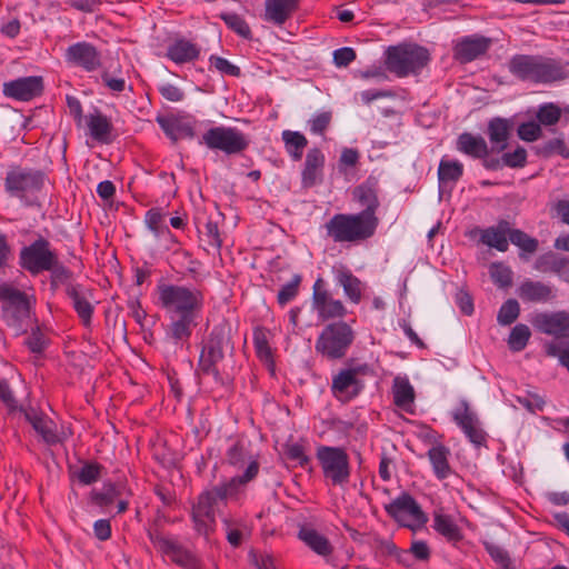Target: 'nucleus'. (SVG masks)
<instances>
[{"instance_id": "f257e3e1", "label": "nucleus", "mask_w": 569, "mask_h": 569, "mask_svg": "<svg viewBox=\"0 0 569 569\" xmlns=\"http://www.w3.org/2000/svg\"><path fill=\"white\" fill-rule=\"evenodd\" d=\"M157 295L158 306L170 319V337L174 342L189 340L204 307L203 291L196 286L159 283Z\"/></svg>"}, {"instance_id": "f03ea898", "label": "nucleus", "mask_w": 569, "mask_h": 569, "mask_svg": "<svg viewBox=\"0 0 569 569\" xmlns=\"http://www.w3.org/2000/svg\"><path fill=\"white\" fill-rule=\"evenodd\" d=\"M259 472V465L251 461L244 472L232 477L228 481L213 486L209 490L202 491L191 507V521L193 530L206 539L216 529V508L219 502L226 503L229 497L238 495L240 487L253 480Z\"/></svg>"}, {"instance_id": "7ed1b4c3", "label": "nucleus", "mask_w": 569, "mask_h": 569, "mask_svg": "<svg viewBox=\"0 0 569 569\" xmlns=\"http://www.w3.org/2000/svg\"><path fill=\"white\" fill-rule=\"evenodd\" d=\"M560 59L542 54H513L508 62L509 72L519 81L530 84H551L569 77Z\"/></svg>"}, {"instance_id": "20e7f679", "label": "nucleus", "mask_w": 569, "mask_h": 569, "mask_svg": "<svg viewBox=\"0 0 569 569\" xmlns=\"http://www.w3.org/2000/svg\"><path fill=\"white\" fill-rule=\"evenodd\" d=\"M233 349L230 325L221 322L213 326L202 341L196 376L199 379L211 377L216 386H228L229 381L220 372L218 365L224 359L226 352L232 353Z\"/></svg>"}, {"instance_id": "39448f33", "label": "nucleus", "mask_w": 569, "mask_h": 569, "mask_svg": "<svg viewBox=\"0 0 569 569\" xmlns=\"http://www.w3.org/2000/svg\"><path fill=\"white\" fill-rule=\"evenodd\" d=\"M431 60L429 50L415 42H401L389 46L383 52V64L387 71L398 78L420 74Z\"/></svg>"}, {"instance_id": "423d86ee", "label": "nucleus", "mask_w": 569, "mask_h": 569, "mask_svg": "<svg viewBox=\"0 0 569 569\" xmlns=\"http://www.w3.org/2000/svg\"><path fill=\"white\" fill-rule=\"evenodd\" d=\"M47 179L46 172L40 169L12 166L6 174L3 187L6 193L19 199L22 206L40 207L38 194Z\"/></svg>"}, {"instance_id": "0eeeda50", "label": "nucleus", "mask_w": 569, "mask_h": 569, "mask_svg": "<svg viewBox=\"0 0 569 569\" xmlns=\"http://www.w3.org/2000/svg\"><path fill=\"white\" fill-rule=\"evenodd\" d=\"M327 237L336 243H358L372 238L377 229L358 213H336L325 224Z\"/></svg>"}, {"instance_id": "6e6552de", "label": "nucleus", "mask_w": 569, "mask_h": 569, "mask_svg": "<svg viewBox=\"0 0 569 569\" xmlns=\"http://www.w3.org/2000/svg\"><path fill=\"white\" fill-rule=\"evenodd\" d=\"M355 339L351 326L339 320L323 327L315 342V350L329 361L340 360L347 356Z\"/></svg>"}, {"instance_id": "1a4fd4ad", "label": "nucleus", "mask_w": 569, "mask_h": 569, "mask_svg": "<svg viewBox=\"0 0 569 569\" xmlns=\"http://www.w3.org/2000/svg\"><path fill=\"white\" fill-rule=\"evenodd\" d=\"M375 373L371 365L355 363L353 359H349L346 367L332 377L331 393L337 400L348 402L365 390V381L361 377H372Z\"/></svg>"}, {"instance_id": "9d476101", "label": "nucleus", "mask_w": 569, "mask_h": 569, "mask_svg": "<svg viewBox=\"0 0 569 569\" xmlns=\"http://www.w3.org/2000/svg\"><path fill=\"white\" fill-rule=\"evenodd\" d=\"M2 319L17 335L27 332L26 322L31 315L30 297L10 283L0 284Z\"/></svg>"}, {"instance_id": "9b49d317", "label": "nucleus", "mask_w": 569, "mask_h": 569, "mask_svg": "<svg viewBox=\"0 0 569 569\" xmlns=\"http://www.w3.org/2000/svg\"><path fill=\"white\" fill-rule=\"evenodd\" d=\"M250 138L237 127H210L199 138L198 143L224 156L243 153L250 146Z\"/></svg>"}, {"instance_id": "f8f14e48", "label": "nucleus", "mask_w": 569, "mask_h": 569, "mask_svg": "<svg viewBox=\"0 0 569 569\" xmlns=\"http://www.w3.org/2000/svg\"><path fill=\"white\" fill-rule=\"evenodd\" d=\"M316 457L325 479L332 486L345 487L349 483L351 465L345 448L321 445L317 448Z\"/></svg>"}, {"instance_id": "ddd939ff", "label": "nucleus", "mask_w": 569, "mask_h": 569, "mask_svg": "<svg viewBox=\"0 0 569 569\" xmlns=\"http://www.w3.org/2000/svg\"><path fill=\"white\" fill-rule=\"evenodd\" d=\"M148 538L153 547L176 566L182 569H202L201 559L178 540L163 536L158 529H150Z\"/></svg>"}, {"instance_id": "4468645a", "label": "nucleus", "mask_w": 569, "mask_h": 569, "mask_svg": "<svg viewBox=\"0 0 569 569\" xmlns=\"http://www.w3.org/2000/svg\"><path fill=\"white\" fill-rule=\"evenodd\" d=\"M58 254L51 248L50 241L39 236L29 246H24L19 252V266L32 276H38L53 267Z\"/></svg>"}, {"instance_id": "2eb2a0df", "label": "nucleus", "mask_w": 569, "mask_h": 569, "mask_svg": "<svg viewBox=\"0 0 569 569\" xmlns=\"http://www.w3.org/2000/svg\"><path fill=\"white\" fill-rule=\"evenodd\" d=\"M351 194L352 200L361 208L357 213L378 229L380 223L377 214L380 208L378 180L373 177L367 178L353 188Z\"/></svg>"}, {"instance_id": "dca6fc26", "label": "nucleus", "mask_w": 569, "mask_h": 569, "mask_svg": "<svg viewBox=\"0 0 569 569\" xmlns=\"http://www.w3.org/2000/svg\"><path fill=\"white\" fill-rule=\"evenodd\" d=\"M451 416L455 423L475 448L488 447V433L481 428L477 413L470 409L469 402L466 399L459 401Z\"/></svg>"}, {"instance_id": "f3484780", "label": "nucleus", "mask_w": 569, "mask_h": 569, "mask_svg": "<svg viewBox=\"0 0 569 569\" xmlns=\"http://www.w3.org/2000/svg\"><path fill=\"white\" fill-rule=\"evenodd\" d=\"M385 510L389 517L395 519L401 526L408 528H412V525L407 522V518L412 520L418 526L425 525L428 520L420 505L407 491H402L400 496L393 499L390 503L386 505Z\"/></svg>"}, {"instance_id": "a211bd4d", "label": "nucleus", "mask_w": 569, "mask_h": 569, "mask_svg": "<svg viewBox=\"0 0 569 569\" xmlns=\"http://www.w3.org/2000/svg\"><path fill=\"white\" fill-rule=\"evenodd\" d=\"M66 62L88 73L98 71L102 67L101 51L91 42L79 41L70 44L64 52Z\"/></svg>"}, {"instance_id": "6ab92c4d", "label": "nucleus", "mask_w": 569, "mask_h": 569, "mask_svg": "<svg viewBox=\"0 0 569 569\" xmlns=\"http://www.w3.org/2000/svg\"><path fill=\"white\" fill-rule=\"evenodd\" d=\"M312 307L321 320L342 319L347 315V308L341 300L333 299L325 288L322 278H318L312 287Z\"/></svg>"}, {"instance_id": "aec40b11", "label": "nucleus", "mask_w": 569, "mask_h": 569, "mask_svg": "<svg viewBox=\"0 0 569 569\" xmlns=\"http://www.w3.org/2000/svg\"><path fill=\"white\" fill-rule=\"evenodd\" d=\"M44 91V81L41 76H27L6 81L3 83V94L12 100L28 102L40 96Z\"/></svg>"}, {"instance_id": "412c9836", "label": "nucleus", "mask_w": 569, "mask_h": 569, "mask_svg": "<svg viewBox=\"0 0 569 569\" xmlns=\"http://www.w3.org/2000/svg\"><path fill=\"white\" fill-rule=\"evenodd\" d=\"M531 325L540 333L569 339V312L566 310L538 312L532 317Z\"/></svg>"}, {"instance_id": "4be33fe9", "label": "nucleus", "mask_w": 569, "mask_h": 569, "mask_svg": "<svg viewBox=\"0 0 569 569\" xmlns=\"http://www.w3.org/2000/svg\"><path fill=\"white\" fill-rule=\"evenodd\" d=\"M492 40L481 34L465 36L453 47V59L467 64L485 56L490 49Z\"/></svg>"}, {"instance_id": "5701e85b", "label": "nucleus", "mask_w": 569, "mask_h": 569, "mask_svg": "<svg viewBox=\"0 0 569 569\" xmlns=\"http://www.w3.org/2000/svg\"><path fill=\"white\" fill-rule=\"evenodd\" d=\"M19 411L23 413L24 419L32 426L44 443L54 446L60 442L57 425L50 417L33 407L24 408L20 406Z\"/></svg>"}, {"instance_id": "b1692460", "label": "nucleus", "mask_w": 569, "mask_h": 569, "mask_svg": "<svg viewBox=\"0 0 569 569\" xmlns=\"http://www.w3.org/2000/svg\"><path fill=\"white\" fill-rule=\"evenodd\" d=\"M326 157L321 149L313 147L308 150L301 171V187L313 188L323 181Z\"/></svg>"}, {"instance_id": "393cba45", "label": "nucleus", "mask_w": 569, "mask_h": 569, "mask_svg": "<svg viewBox=\"0 0 569 569\" xmlns=\"http://www.w3.org/2000/svg\"><path fill=\"white\" fill-rule=\"evenodd\" d=\"M66 295L71 299L72 307L82 325L89 327L94 311V307L90 301L92 290L81 283H69L66 287Z\"/></svg>"}, {"instance_id": "a878e982", "label": "nucleus", "mask_w": 569, "mask_h": 569, "mask_svg": "<svg viewBox=\"0 0 569 569\" xmlns=\"http://www.w3.org/2000/svg\"><path fill=\"white\" fill-rule=\"evenodd\" d=\"M186 118L180 114H158L156 121L167 138L177 142L180 139H193L196 136L193 122L187 121Z\"/></svg>"}, {"instance_id": "bb28decb", "label": "nucleus", "mask_w": 569, "mask_h": 569, "mask_svg": "<svg viewBox=\"0 0 569 569\" xmlns=\"http://www.w3.org/2000/svg\"><path fill=\"white\" fill-rule=\"evenodd\" d=\"M432 521L433 530L452 547L457 548L463 541V531L451 515L445 513L442 509L435 510Z\"/></svg>"}, {"instance_id": "cd10ccee", "label": "nucleus", "mask_w": 569, "mask_h": 569, "mask_svg": "<svg viewBox=\"0 0 569 569\" xmlns=\"http://www.w3.org/2000/svg\"><path fill=\"white\" fill-rule=\"evenodd\" d=\"M518 297L523 302L547 303L556 299V289L542 281L523 280L517 289Z\"/></svg>"}, {"instance_id": "c85d7f7f", "label": "nucleus", "mask_w": 569, "mask_h": 569, "mask_svg": "<svg viewBox=\"0 0 569 569\" xmlns=\"http://www.w3.org/2000/svg\"><path fill=\"white\" fill-rule=\"evenodd\" d=\"M472 232H479V241L490 248H495L500 252H506L509 248L510 222L500 219L496 226L486 229L476 228Z\"/></svg>"}, {"instance_id": "c756f323", "label": "nucleus", "mask_w": 569, "mask_h": 569, "mask_svg": "<svg viewBox=\"0 0 569 569\" xmlns=\"http://www.w3.org/2000/svg\"><path fill=\"white\" fill-rule=\"evenodd\" d=\"M513 126L512 118L493 117L488 121L486 133L492 150L502 152L508 147Z\"/></svg>"}, {"instance_id": "7c9ffc66", "label": "nucleus", "mask_w": 569, "mask_h": 569, "mask_svg": "<svg viewBox=\"0 0 569 569\" xmlns=\"http://www.w3.org/2000/svg\"><path fill=\"white\" fill-rule=\"evenodd\" d=\"M201 48L183 38H176L167 46L166 57L176 64L190 63L199 59Z\"/></svg>"}, {"instance_id": "2f4dec72", "label": "nucleus", "mask_w": 569, "mask_h": 569, "mask_svg": "<svg viewBox=\"0 0 569 569\" xmlns=\"http://www.w3.org/2000/svg\"><path fill=\"white\" fill-rule=\"evenodd\" d=\"M335 281L343 288L346 297L353 303H359L362 297V282L349 268L343 264L332 268Z\"/></svg>"}, {"instance_id": "473e14b6", "label": "nucleus", "mask_w": 569, "mask_h": 569, "mask_svg": "<svg viewBox=\"0 0 569 569\" xmlns=\"http://www.w3.org/2000/svg\"><path fill=\"white\" fill-rule=\"evenodd\" d=\"M264 20L282 26L297 11L299 0H266Z\"/></svg>"}, {"instance_id": "72a5a7b5", "label": "nucleus", "mask_w": 569, "mask_h": 569, "mask_svg": "<svg viewBox=\"0 0 569 569\" xmlns=\"http://www.w3.org/2000/svg\"><path fill=\"white\" fill-rule=\"evenodd\" d=\"M86 119L90 136L93 140L106 144L112 142L113 124L106 114L96 109L94 112L89 113Z\"/></svg>"}, {"instance_id": "f704fd0d", "label": "nucleus", "mask_w": 569, "mask_h": 569, "mask_svg": "<svg viewBox=\"0 0 569 569\" xmlns=\"http://www.w3.org/2000/svg\"><path fill=\"white\" fill-rule=\"evenodd\" d=\"M232 442L226 451V460L230 466L236 468H242L248 461V466L251 461H256L259 466L257 457H253L250 452L251 442L244 437H236L230 439Z\"/></svg>"}, {"instance_id": "c9c22d12", "label": "nucleus", "mask_w": 569, "mask_h": 569, "mask_svg": "<svg viewBox=\"0 0 569 569\" xmlns=\"http://www.w3.org/2000/svg\"><path fill=\"white\" fill-rule=\"evenodd\" d=\"M298 538L318 556L329 557L333 552V546L329 539L311 527L302 526Z\"/></svg>"}, {"instance_id": "e433bc0d", "label": "nucleus", "mask_w": 569, "mask_h": 569, "mask_svg": "<svg viewBox=\"0 0 569 569\" xmlns=\"http://www.w3.org/2000/svg\"><path fill=\"white\" fill-rule=\"evenodd\" d=\"M457 149L475 159L488 156L489 148L483 137L472 134L470 132H462L457 139Z\"/></svg>"}, {"instance_id": "4c0bfd02", "label": "nucleus", "mask_w": 569, "mask_h": 569, "mask_svg": "<svg viewBox=\"0 0 569 569\" xmlns=\"http://www.w3.org/2000/svg\"><path fill=\"white\" fill-rule=\"evenodd\" d=\"M427 456L438 480H445L452 473V469L449 463L450 450L446 446L440 443L431 447L428 450Z\"/></svg>"}, {"instance_id": "58836bf2", "label": "nucleus", "mask_w": 569, "mask_h": 569, "mask_svg": "<svg viewBox=\"0 0 569 569\" xmlns=\"http://www.w3.org/2000/svg\"><path fill=\"white\" fill-rule=\"evenodd\" d=\"M393 403L405 410L410 411L415 401V389L407 378L396 377L392 386Z\"/></svg>"}, {"instance_id": "ea45409f", "label": "nucleus", "mask_w": 569, "mask_h": 569, "mask_svg": "<svg viewBox=\"0 0 569 569\" xmlns=\"http://www.w3.org/2000/svg\"><path fill=\"white\" fill-rule=\"evenodd\" d=\"M463 174V164L458 160L442 159L438 167V180L440 189L450 184L452 188Z\"/></svg>"}, {"instance_id": "a19ab883", "label": "nucleus", "mask_w": 569, "mask_h": 569, "mask_svg": "<svg viewBox=\"0 0 569 569\" xmlns=\"http://www.w3.org/2000/svg\"><path fill=\"white\" fill-rule=\"evenodd\" d=\"M284 149L292 161H300L303 150L308 146V139L299 131L284 130L281 133Z\"/></svg>"}, {"instance_id": "79ce46f5", "label": "nucleus", "mask_w": 569, "mask_h": 569, "mask_svg": "<svg viewBox=\"0 0 569 569\" xmlns=\"http://www.w3.org/2000/svg\"><path fill=\"white\" fill-rule=\"evenodd\" d=\"M166 216L159 207H153L146 212L144 222L157 238L164 234L172 237L169 227L164 223Z\"/></svg>"}, {"instance_id": "37998d69", "label": "nucleus", "mask_w": 569, "mask_h": 569, "mask_svg": "<svg viewBox=\"0 0 569 569\" xmlns=\"http://www.w3.org/2000/svg\"><path fill=\"white\" fill-rule=\"evenodd\" d=\"M219 18L224 22V24L237 33L239 37L246 40H252V31L248 22L236 12H221Z\"/></svg>"}, {"instance_id": "c03bdc74", "label": "nucleus", "mask_w": 569, "mask_h": 569, "mask_svg": "<svg viewBox=\"0 0 569 569\" xmlns=\"http://www.w3.org/2000/svg\"><path fill=\"white\" fill-rule=\"evenodd\" d=\"M301 282L302 276L295 273L287 283L281 286L277 295V302L280 307L287 306L298 297Z\"/></svg>"}, {"instance_id": "a18cd8bd", "label": "nucleus", "mask_w": 569, "mask_h": 569, "mask_svg": "<svg viewBox=\"0 0 569 569\" xmlns=\"http://www.w3.org/2000/svg\"><path fill=\"white\" fill-rule=\"evenodd\" d=\"M531 337V331L527 325L518 323L516 325L509 335L508 338V347L513 352L522 351Z\"/></svg>"}, {"instance_id": "49530a36", "label": "nucleus", "mask_w": 569, "mask_h": 569, "mask_svg": "<svg viewBox=\"0 0 569 569\" xmlns=\"http://www.w3.org/2000/svg\"><path fill=\"white\" fill-rule=\"evenodd\" d=\"M561 118V109L553 102H546L539 106L536 112L537 122L545 127L556 126Z\"/></svg>"}, {"instance_id": "de8ad7c7", "label": "nucleus", "mask_w": 569, "mask_h": 569, "mask_svg": "<svg viewBox=\"0 0 569 569\" xmlns=\"http://www.w3.org/2000/svg\"><path fill=\"white\" fill-rule=\"evenodd\" d=\"M537 154L543 158H550L555 154L561 156L563 159L569 158V149L563 139L553 138L537 148Z\"/></svg>"}, {"instance_id": "09e8293b", "label": "nucleus", "mask_w": 569, "mask_h": 569, "mask_svg": "<svg viewBox=\"0 0 569 569\" xmlns=\"http://www.w3.org/2000/svg\"><path fill=\"white\" fill-rule=\"evenodd\" d=\"M509 241L527 253L536 252L539 246V242L536 238L529 236L520 229L510 228Z\"/></svg>"}, {"instance_id": "8fccbe9b", "label": "nucleus", "mask_w": 569, "mask_h": 569, "mask_svg": "<svg viewBox=\"0 0 569 569\" xmlns=\"http://www.w3.org/2000/svg\"><path fill=\"white\" fill-rule=\"evenodd\" d=\"M119 496L120 490L112 482L104 483L101 491L92 490L90 493L91 501L99 507L110 506Z\"/></svg>"}, {"instance_id": "3c124183", "label": "nucleus", "mask_w": 569, "mask_h": 569, "mask_svg": "<svg viewBox=\"0 0 569 569\" xmlns=\"http://www.w3.org/2000/svg\"><path fill=\"white\" fill-rule=\"evenodd\" d=\"M46 271H50V288L53 291H56L60 284H66L67 287L73 276L72 271L59 261V258L54 260L53 267Z\"/></svg>"}, {"instance_id": "603ef678", "label": "nucleus", "mask_w": 569, "mask_h": 569, "mask_svg": "<svg viewBox=\"0 0 569 569\" xmlns=\"http://www.w3.org/2000/svg\"><path fill=\"white\" fill-rule=\"evenodd\" d=\"M519 315V302L516 299L510 298L501 305L497 315V321L500 326H510L518 319Z\"/></svg>"}, {"instance_id": "864d4df0", "label": "nucleus", "mask_w": 569, "mask_h": 569, "mask_svg": "<svg viewBox=\"0 0 569 569\" xmlns=\"http://www.w3.org/2000/svg\"><path fill=\"white\" fill-rule=\"evenodd\" d=\"M492 281L500 288H509L512 284V270L502 262H493L489 268Z\"/></svg>"}, {"instance_id": "5fc2aeb1", "label": "nucleus", "mask_w": 569, "mask_h": 569, "mask_svg": "<svg viewBox=\"0 0 569 569\" xmlns=\"http://www.w3.org/2000/svg\"><path fill=\"white\" fill-rule=\"evenodd\" d=\"M103 469V466L97 461L84 462L77 473L78 480L84 486L92 485L100 479Z\"/></svg>"}, {"instance_id": "6e6d98bb", "label": "nucleus", "mask_w": 569, "mask_h": 569, "mask_svg": "<svg viewBox=\"0 0 569 569\" xmlns=\"http://www.w3.org/2000/svg\"><path fill=\"white\" fill-rule=\"evenodd\" d=\"M562 257L558 256L552 251L540 254L533 264V268L542 273L553 272L556 273Z\"/></svg>"}, {"instance_id": "4d7b16f0", "label": "nucleus", "mask_w": 569, "mask_h": 569, "mask_svg": "<svg viewBox=\"0 0 569 569\" xmlns=\"http://www.w3.org/2000/svg\"><path fill=\"white\" fill-rule=\"evenodd\" d=\"M209 64H210V68H214L222 76H230V77L239 78L242 74L241 69L238 66L231 63L226 58L217 56V54H211L209 57Z\"/></svg>"}, {"instance_id": "13d9d810", "label": "nucleus", "mask_w": 569, "mask_h": 569, "mask_svg": "<svg viewBox=\"0 0 569 569\" xmlns=\"http://www.w3.org/2000/svg\"><path fill=\"white\" fill-rule=\"evenodd\" d=\"M24 345L28 347L30 352L42 353L47 349L49 340L46 338L40 327L37 326L31 329V332L26 339Z\"/></svg>"}, {"instance_id": "bf43d9fd", "label": "nucleus", "mask_w": 569, "mask_h": 569, "mask_svg": "<svg viewBox=\"0 0 569 569\" xmlns=\"http://www.w3.org/2000/svg\"><path fill=\"white\" fill-rule=\"evenodd\" d=\"M519 139L526 142H533L542 137V129L537 121L522 122L517 128Z\"/></svg>"}, {"instance_id": "052dcab7", "label": "nucleus", "mask_w": 569, "mask_h": 569, "mask_svg": "<svg viewBox=\"0 0 569 569\" xmlns=\"http://www.w3.org/2000/svg\"><path fill=\"white\" fill-rule=\"evenodd\" d=\"M483 548L491 557V559L501 566V568H507L511 565V559L506 549L496 545L493 542L483 541Z\"/></svg>"}, {"instance_id": "680f3d73", "label": "nucleus", "mask_w": 569, "mask_h": 569, "mask_svg": "<svg viewBox=\"0 0 569 569\" xmlns=\"http://www.w3.org/2000/svg\"><path fill=\"white\" fill-rule=\"evenodd\" d=\"M527 150L518 146L512 152L502 153V162L508 168H523L527 164Z\"/></svg>"}, {"instance_id": "e2e57ef3", "label": "nucleus", "mask_w": 569, "mask_h": 569, "mask_svg": "<svg viewBox=\"0 0 569 569\" xmlns=\"http://www.w3.org/2000/svg\"><path fill=\"white\" fill-rule=\"evenodd\" d=\"M332 120L331 111H322L315 114L309 121L310 131L313 134L323 136Z\"/></svg>"}, {"instance_id": "0e129e2a", "label": "nucleus", "mask_w": 569, "mask_h": 569, "mask_svg": "<svg viewBox=\"0 0 569 569\" xmlns=\"http://www.w3.org/2000/svg\"><path fill=\"white\" fill-rule=\"evenodd\" d=\"M286 457L297 462L301 468L310 465V457L305 453V447L300 443H289L284 447Z\"/></svg>"}, {"instance_id": "69168bd1", "label": "nucleus", "mask_w": 569, "mask_h": 569, "mask_svg": "<svg viewBox=\"0 0 569 569\" xmlns=\"http://www.w3.org/2000/svg\"><path fill=\"white\" fill-rule=\"evenodd\" d=\"M253 345L256 353L260 360L273 362L272 351L263 332H254Z\"/></svg>"}, {"instance_id": "338daca9", "label": "nucleus", "mask_w": 569, "mask_h": 569, "mask_svg": "<svg viewBox=\"0 0 569 569\" xmlns=\"http://www.w3.org/2000/svg\"><path fill=\"white\" fill-rule=\"evenodd\" d=\"M158 92L163 99L170 102H180L184 99V91L173 83H161L158 86Z\"/></svg>"}, {"instance_id": "774afa93", "label": "nucleus", "mask_w": 569, "mask_h": 569, "mask_svg": "<svg viewBox=\"0 0 569 569\" xmlns=\"http://www.w3.org/2000/svg\"><path fill=\"white\" fill-rule=\"evenodd\" d=\"M0 401L4 403L10 412L20 408L8 380L2 378H0Z\"/></svg>"}]
</instances>
